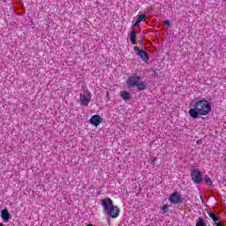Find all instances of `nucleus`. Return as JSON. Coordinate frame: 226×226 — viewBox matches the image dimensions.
<instances>
[{
	"label": "nucleus",
	"instance_id": "nucleus-17",
	"mask_svg": "<svg viewBox=\"0 0 226 226\" xmlns=\"http://www.w3.org/2000/svg\"><path fill=\"white\" fill-rule=\"evenodd\" d=\"M140 26V19H136V22L132 25V29H135V27Z\"/></svg>",
	"mask_w": 226,
	"mask_h": 226
},
{
	"label": "nucleus",
	"instance_id": "nucleus-13",
	"mask_svg": "<svg viewBox=\"0 0 226 226\" xmlns=\"http://www.w3.org/2000/svg\"><path fill=\"white\" fill-rule=\"evenodd\" d=\"M208 216H209V218H211L213 220V222H215V223H216V222L220 221V217L213 212H208Z\"/></svg>",
	"mask_w": 226,
	"mask_h": 226
},
{
	"label": "nucleus",
	"instance_id": "nucleus-4",
	"mask_svg": "<svg viewBox=\"0 0 226 226\" xmlns=\"http://www.w3.org/2000/svg\"><path fill=\"white\" fill-rule=\"evenodd\" d=\"M82 107H87L91 103V93L89 91L85 92L79 95Z\"/></svg>",
	"mask_w": 226,
	"mask_h": 226
},
{
	"label": "nucleus",
	"instance_id": "nucleus-10",
	"mask_svg": "<svg viewBox=\"0 0 226 226\" xmlns=\"http://www.w3.org/2000/svg\"><path fill=\"white\" fill-rule=\"evenodd\" d=\"M130 41L132 45H137V32L133 28H131Z\"/></svg>",
	"mask_w": 226,
	"mask_h": 226
},
{
	"label": "nucleus",
	"instance_id": "nucleus-7",
	"mask_svg": "<svg viewBox=\"0 0 226 226\" xmlns=\"http://www.w3.org/2000/svg\"><path fill=\"white\" fill-rule=\"evenodd\" d=\"M101 206H102L104 211H109L114 206V202L110 198H105L101 200Z\"/></svg>",
	"mask_w": 226,
	"mask_h": 226
},
{
	"label": "nucleus",
	"instance_id": "nucleus-20",
	"mask_svg": "<svg viewBox=\"0 0 226 226\" xmlns=\"http://www.w3.org/2000/svg\"><path fill=\"white\" fill-rule=\"evenodd\" d=\"M215 226H225L222 222H215Z\"/></svg>",
	"mask_w": 226,
	"mask_h": 226
},
{
	"label": "nucleus",
	"instance_id": "nucleus-6",
	"mask_svg": "<svg viewBox=\"0 0 226 226\" xmlns=\"http://www.w3.org/2000/svg\"><path fill=\"white\" fill-rule=\"evenodd\" d=\"M169 200H170V202H171V204H179V203H181L182 202L181 193H179L177 192H172L170 195Z\"/></svg>",
	"mask_w": 226,
	"mask_h": 226
},
{
	"label": "nucleus",
	"instance_id": "nucleus-19",
	"mask_svg": "<svg viewBox=\"0 0 226 226\" xmlns=\"http://www.w3.org/2000/svg\"><path fill=\"white\" fill-rule=\"evenodd\" d=\"M163 24H165L166 26H170V20H165L163 21Z\"/></svg>",
	"mask_w": 226,
	"mask_h": 226
},
{
	"label": "nucleus",
	"instance_id": "nucleus-11",
	"mask_svg": "<svg viewBox=\"0 0 226 226\" xmlns=\"http://www.w3.org/2000/svg\"><path fill=\"white\" fill-rule=\"evenodd\" d=\"M1 218L4 222H8L10 220V212H8V209L1 210Z\"/></svg>",
	"mask_w": 226,
	"mask_h": 226
},
{
	"label": "nucleus",
	"instance_id": "nucleus-15",
	"mask_svg": "<svg viewBox=\"0 0 226 226\" xmlns=\"http://www.w3.org/2000/svg\"><path fill=\"white\" fill-rule=\"evenodd\" d=\"M162 215H165L167 211H169V207L167 205H163L162 207Z\"/></svg>",
	"mask_w": 226,
	"mask_h": 226
},
{
	"label": "nucleus",
	"instance_id": "nucleus-2",
	"mask_svg": "<svg viewBox=\"0 0 226 226\" xmlns=\"http://www.w3.org/2000/svg\"><path fill=\"white\" fill-rule=\"evenodd\" d=\"M142 78L140 76H132L127 79L126 84L128 87H137L138 91H144L146 89V83L140 82Z\"/></svg>",
	"mask_w": 226,
	"mask_h": 226
},
{
	"label": "nucleus",
	"instance_id": "nucleus-9",
	"mask_svg": "<svg viewBox=\"0 0 226 226\" xmlns=\"http://www.w3.org/2000/svg\"><path fill=\"white\" fill-rule=\"evenodd\" d=\"M108 213H109L110 218H117L119 216V207L113 205L110 209L108 210Z\"/></svg>",
	"mask_w": 226,
	"mask_h": 226
},
{
	"label": "nucleus",
	"instance_id": "nucleus-22",
	"mask_svg": "<svg viewBox=\"0 0 226 226\" xmlns=\"http://www.w3.org/2000/svg\"><path fill=\"white\" fill-rule=\"evenodd\" d=\"M0 226H4V224H3V223L0 222Z\"/></svg>",
	"mask_w": 226,
	"mask_h": 226
},
{
	"label": "nucleus",
	"instance_id": "nucleus-5",
	"mask_svg": "<svg viewBox=\"0 0 226 226\" xmlns=\"http://www.w3.org/2000/svg\"><path fill=\"white\" fill-rule=\"evenodd\" d=\"M134 52L137 56H139V57H141L142 61H144L145 63H147V61H149V55H147V52H146V50L139 49V47L135 46Z\"/></svg>",
	"mask_w": 226,
	"mask_h": 226
},
{
	"label": "nucleus",
	"instance_id": "nucleus-3",
	"mask_svg": "<svg viewBox=\"0 0 226 226\" xmlns=\"http://www.w3.org/2000/svg\"><path fill=\"white\" fill-rule=\"evenodd\" d=\"M191 177L195 185H200V183H202V174L198 169H194L191 171Z\"/></svg>",
	"mask_w": 226,
	"mask_h": 226
},
{
	"label": "nucleus",
	"instance_id": "nucleus-16",
	"mask_svg": "<svg viewBox=\"0 0 226 226\" xmlns=\"http://www.w3.org/2000/svg\"><path fill=\"white\" fill-rule=\"evenodd\" d=\"M146 14H140L137 19L139 20V22H142V20H146Z\"/></svg>",
	"mask_w": 226,
	"mask_h": 226
},
{
	"label": "nucleus",
	"instance_id": "nucleus-8",
	"mask_svg": "<svg viewBox=\"0 0 226 226\" xmlns=\"http://www.w3.org/2000/svg\"><path fill=\"white\" fill-rule=\"evenodd\" d=\"M102 119L100 115H94L90 118V123L93 124V126H100Z\"/></svg>",
	"mask_w": 226,
	"mask_h": 226
},
{
	"label": "nucleus",
	"instance_id": "nucleus-12",
	"mask_svg": "<svg viewBox=\"0 0 226 226\" xmlns=\"http://www.w3.org/2000/svg\"><path fill=\"white\" fill-rule=\"evenodd\" d=\"M120 96L121 98L124 101V102H128V100H130V98H132V96L130 95V93L126 92V91H122L120 92Z\"/></svg>",
	"mask_w": 226,
	"mask_h": 226
},
{
	"label": "nucleus",
	"instance_id": "nucleus-14",
	"mask_svg": "<svg viewBox=\"0 0 226 226\" xmlns=\"http://www.w3.org/2000/svg\"><path fill=\"white\" fill-rule=\"evenodd\" d=\"M196 226H206V222L204 221V218L199 217L196 222Z\"/></svg>",
	"mask_w": 226,
	"mask_h": 226
},
{
	"label": "nucleus",
	"instance_id": "nucleus-18",
	"mask_svg": "<svg viewBox=\"0 0 226 226\" xmlns=\"http://www.w3.org/2000/svg\"><path fill=\"white\" fill-rule=\"evenodd\" d=\"M205 181L207 185H209V186H211L213 185V182H211V177H206Z\"/></svg>",
	"mask_w": 226,
	"mask_h": 226
},
{
	"label": "nucleus",
	"instance_id": "nucleus-21",
	"mask_svg": "<svg viewBox=\"0 0 226 226\" xmlns=\"http://www.w3.org/2000/svg\"><path fill=\"white\" fill-rule=\"evenodd\" d=\"M156 162V157L152 159V163H154Z\"/></svg>",
	"mask_w": 226,
	"mask_h": 226
},
{
	"label": "nucleus",
	"instance_id": "nucleus-1",
	"mask_svg": "<svg viewBox=\"0 0 226 226\" xmlns=\"http://www.w3.org/2000/svg\"><path fill=\"white\" fill-rule=\"evenodd\" d=\"M211 112V102L207 100H200L194 102V108L189 109V116L197 119L199 116H207Z\"/></svg>",
	"mask_w": 226,
	"mask_h": 226
}]
</instances>
